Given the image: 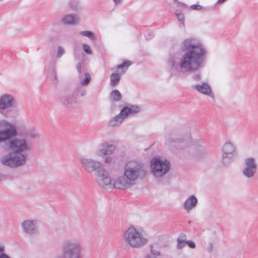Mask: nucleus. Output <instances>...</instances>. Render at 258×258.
I'll return each instance as SVG.
<instances>
[{
  "label": "nucleus",
  "mask_w": 258,
  "mask_h": 258,
  "mask_svg": "<svg viewBox=\"0 0 258 258\" xmlns=\"http://www.w3.org/2000/svg\"><path fill=\"white\" fill-rule=\"evenodd\" d=\"M180 56L178 53L170 54L166 61L167 69L170 78L179 79L188 74L196 81L202 79L200 72L205 64L207 50L202 40L196 37H188L180 43Z\"/></svg>",
  "instance_id": "obj_1"
},
{
  "label": "nucleus",
  "mask_w": 258,
  "mask_h": 258,
  "mask_svg": "<svg viewBox=\"0 0 258 258\" xmlns=\"http://www.w3.org/2000/svg\"><path fill=\"white\" fill-rule=\"evenodd\" d=\"M17 128L12 122L5 119H0V145L8 143L9 154L1 159L2 164L16 168L26 163V152L30 150L29 143L26 138H16Z\"/></svg>",
  "instance_id": "obj_2"
},
{
  "label": "nucleus",
  "mask_w": 258,
  "mask_h": 258,
  "mask_svg": "<svg viewBox=\"0 0 258 258\" xmlns=\"http://www.w3.org/2000/svg\"><path fill=\"white\" fill-rule=\"evenodd\" d=\"M146 174L147 170L143 163L136 160L130 161L123 168V175L111 180V186L109 189H126L135 185L137 180L143 179Z\"/></svg>",
  "instance_id": "obj_3"
},
{
  "label": "nucleus",
  "mask_w": 258,
  "mask_h": 258,
  "mask_svg": "<svg viewBox=\"0 0 258 258\" xmlns=\"http://www.w3.org/2000/svg\"><path fill=\"white\" fill-rule=\"evenodd\" d=\"M79 163L83 170L87 173L94 172L97 183L102 187L109 189L111 186V179L109 172L104 168L103 164L92 158L81 156Z\"/></svg>",
  "instance_id": "obj_4"
},
{
  "label": "nucleus",
  "mask_w": 258,
  "mask_h": 258,
  "mask_svg": "<svg viewBox=\"0 0 258 258\" xmlns=\"http://www.w3.org/2000/svg\"><path fill=\"white\" fill-rule=\"evenodd\" d=\"M143 233V230L131 226L124 232L123 239L131 247L140 248L148 243V239Z\"/></svg>",
  "instance_id": "obj_5"
},
{
  "label": "nucleus",
  "mask_w": 258,
  "mask_h": 258,
  "mask_svg": "<svg viewBox=\"0 0 258 258\" xmlns=\"http://www.w3.org/2000/svg\"><path fill=\"white\" fill-rule=\"evenodd\" d=\"M61 250L62 253L54 258H80L83 247L79 240L70 239L63 241Z\"/></svg>",
  "instance_id": "obj_6"
},
{
  "label": "nucleus",
  "mask_w": 258,
  "mask_h": 258,
  "mask_svg": "<svg viewBox=\"0 0 258 258\" xmlns=\"http://www.w3.org/2000/svg\"><path fill=\"white\" fill-rule=\"evenodd\" d=\"M170 163L160 157H154L150 162V170L151 173L156 178L164 176L170 170Z\"/></svg>",
  "instance_id": "obj_7"
},
{
  "label": "nucleus",
  "mask_w": 258,
  "mask_h": 258,
  "mask_svg": "<svg viewBox=\"0 0 258 258\" xmlns=\"http://www.w3.org/2000/svg\"><path fill=\"white\" fill-rule=\"evenodd\" d=\"M140 108L137 105H128L123 107L120 113L117 115L110 118L108 125L110 127H117L120 126L123 120L131 115L138 113Z\"/></svg>",
  "instance_id": "obj_8"
},
{
  "label": "nucleus",
  "mask_w": 258,
  "mask_h": 258,
  "mask_svg": "<svg viewBox=\"0 0 258 258\" xmlns=\"http://www.w3.org/2000/svg\"><path fill=\"white\" fill-rule=\"evenodd\" d=\"M237 151L236 145L229 140L223 144L222 148L221 162L223 166L228 167L237 156Z\"/></svg>",
  "instance_id": "obj_9"
},
{
  "label": "nucleus",
  "mask_w": 258,
  "mask_h": 258,
  "mask_svg": "<svg viewBox=\"0 0 258 258\" xmlns=\"http://www.w3.org/2000/svg\"><path fill=\"white\" fill-rule=\"evenodd\" d=\"M14 96L10 93H4L0 95V114L5 117H13L12 108L16 104Z\"/></svg>",
  "instance_id": "obj_10"
},
{
  "label": "nucleus",
  "mask_w": 258,
  "mask_h": 258,
  "mask_svg": "<svg viewBox=\"0 0 258 258\" xmlns=\"http://www.w3.org/2000/svg\"><path fill=\"white\" fill-rule=\"evenodd\" d=\"M23 232L29 235H36L38 233L39 223L36 219H27L21 224Z\"/></svg>",
  "instance_id": "obj_11"
},
{
  "label": "nucleus",
  "mask_w": 258,
  "mask_h": 258,
  "mask_svg": "<svg viewBox=\"0 0 258 258\" xmlns=\"http://www.w3.org/2000/svg\"><path fill=\"white\" fill-rule=\"evenodd\" d=\"M116 150V146L111 142H104L101 143L96 150V154L98 157H104L113 154Z\"/></svg>",
  "instance_id": "obj_12"
},
{
  "label": "nucleus",
  "mask_w": 258,
  "mask_h": 258,
  "mask_svg": "<svg viewBox=\"0 0 258 258\" xmlns=\"http://www.w3.org/2000/svg\"><path fill=\"white\" fill-rule=\"evenodd\" d=\"M166 144L170 147V150H183L187 147L188 143L182 138H176L173 136L169 137L166 141Z\"/></svg>",
  "instance_id": "obj_13"
},
{
  "label": "nucleus",
  "mask_w": 258,
  "mask_h": 258,
  "mask_svg": "<svg viewBox=\"0 0 258 258\" xmlns=\"http://www.w3.org/2000/svg\"><path fill=\"white\" fill-rule=\"evenodd\" d=\"M245 167L242 170V173L244 176L247 178H251L255 174L257 165L255 160L252 157H249L245 160Z\"/></svg>",
  "instance_id": "obj_14"
},
{
  "label": "nucleus",
  "mask_w": 258,
  "mask_h": 258,
  "mask_svg": "<svg viewBox=\"0 0 258 258\" xmlns=\"http://www.w3.org/2000/svg\"><path fill=\"white\" fill-rule=\"evenodd\" d=\"M76 68L79 74L78 80L79 85L81 86H87L91 81V76L88 73L82 72V65L81 62H78L76 64Z\"/></svg>",
  "instance_id": "obj_15"
},
{
  "label": "nucleus",
  "mask_w": 258,
  "mask_h": 258,
  "mask_svg": "<svg viewBox=\"0 0 258 258\" xmlns=\"http://www.w3.org/2000/svg\"><path fill=\"white\" fill-rule=\"evenodd\" d=\"M192 87L199 93L214 98L212 89L207 83L194 85L192 86Z\"/></svg>",
  "instance_id": "obj_16"
},
{
  "label": "nucleus",
  "mask_w": 258,
  "mask_h": 258,
  "mask_svg": "<svg viewBox=\"0 0 258 258\" xmlns=\"http://www.w3.org/2000/svg\"><path fill=\"white\" fill-rule=\"evenodd\" d=\"M61 21L65 25H74L80 22V18L78 14H67L61 18Z\"/></svg>",
  "instance_id": "obj_17"
},
{
  "label": "nucleus",
  "mask_w": 258,
  "mask_h": 258,
  "mask_svg": "<svg viewBox=\"0 0 258 258\" xmlns=\"http://www.w3.org/2000/svg\"><path fill=\"white\" fill-rule=\"evenodd\" d=\"M198 204V199L194 195L190 196L188 198L186 199L183 204V209L187 212H189L192 209L196 207Z\"/></svg>",
  "instance_id": "obj_18"
},
{
  "label": "nucleus",
  "mask_w": 258,
  "mask_h": 258,
  "mask_svg": "<svg viewBox=\"0 0 258 258\" xmlns=\"http://www.w3.org/2000/svg\"><path fill=\"white\" fill-rule=\"evenodd\" d=\"M74 95V94H65L60 98V101L64 106L73 108L77 102Z\"/></svg>",
  "instance_id": "obj_19"
},
{
  "label": "nucleus",
  "mask_w": 258,
  "mask_h": 258,
  "mask_svg": "<svg viewBox=\"0 0 258 258\" xmlns=\"http://www.w3.org/2000/svg\"><path fill=\"white\" fill-rule=\"evenodd\" d=\"M121 79V75L118 73H112L110 76V85L112 87L117 86Z\"/></svg>",
  "instance_id": "obj_20"
},
{
  "label": "nucleus",
  "mask_w": 258,
  "mask_h": 258,
  "mask_svg": "<svg viewBox=\"0 0 258 258\" xmlns=\"http://www.w3.org/2000/svg\"><path fill=\"white\" fill-rule=\"evenodd\" d=\"M132 64V62L130 61H124L122 63L117 65L115 67L111 69V70H115L116 69L120 70L122 74L125 73L127 70L128 67Z\"/></svg>",
  "instance_id": "obj_21"
},
{
  "label": "nucleus",
  "mask_w": 258,
  "mask_h": 258,
  "mask_svg": "<svg viewBox=\"0 0 258 258\" xmlns=\"http://www.w3.org/2000/svg\"><path fill=\"white\" fill-rule=\"evenodd\" d=\"M84 86L81 85H78L74 91V94L76 95L80 94L81 97L85 96L87 94V89Z\"/></svg>",
  "instance_id": "obj_22"
},
{
  "label": "nucleus",
  "mask_w": 258,
  "mask_h": 258,
  "mask_svg": "<svg viewBox=\"0 0 258 258\" xmlns=\"http://www.w3.org/2000/svg\"><path fill=\"white\" fill-rule=\"evenodd\" d=\"M110 97L112 100L115 101H118L121 99V94L117 90H114L110 93Z\"/></svg>",
  "instance_id": "obj_23"
},
{
  "label": "nucleus",
  "mask_w": 258,
  "mask_h": 258,
  "mask_svg": "<svg viewBox=\"0 0 258 258\" xmlns=\"http://www.w3.org/2000/svg\"><path fill=\"white\" fill-rule=\"evenodd\" d=\"M23 135L25 137L24 138H26V139L28 138H35L37 135L34 128L26 130L25 132L23 133Z\"/></svg>",
  "instance_id": "obj_24"
},
{
  "label": "nucleus",
  "mask_w": 258,
  "mask_h": 258,
  "mask_svg": "<svg viewBox=\"0 0 258 258\" xmlns=\"http://www.w3.org/2000/svg\"><path fill=\"white\" fill-rule=\"evenodd\" d=\"M82 36L87 37L92 40H95L96 37L94 33L90 31H82L80 32Z\"/></svg>",
  "instance_id": "obj_25"
},
{
  "label": "nucleus",
  "mask_w": 258,
  "mask_h": 258,
  "mask_svg": "<svg viewBox=\"0 0 258 258\" xmlns=\"http://www.w3.org/2000/svg\"><path fill=\"white\" fill-rule=\"evenodd\" d=\"M69 6L73 11H77L81 8L80 3L75 0H72L70 1L69 3Z\"/></svg>",
  "instance_id": "obj_26"
},
{
  "label": "nucleus",
  "mask_w": 258,
  "mask_h": 258,
  "mask_svg": "<svg viewBox=\"0 0 258 258\" xmlns=\"http://www.w3.org/2000/svg\"><path fill=\"white\" fill-rule=\"evenodd\" d=\"M48 78L54 84H57V80L56 79V71L54 69H53L51 72L48 74Z\"/></svg>",
  "instance_id": "obj_27"
},
{
  "label": "nucleus",
  "mask_w": 258,
  "mask_h": 258,
  "mask_svg": "<svg viewBox=\"0 0 258 258\" xmlns=\"http://www.w3.org/2000/svg\"><path fill=\"white\" fill-rule=\"evenodd\" d=\"M74 55L76 60L81 59L84 56V54L77 48L74 49Z\"/></svg>",
  "instance_id": "obj_28"
},
{
  "label": "nucleus",
  "mask_w": 258,
  "mask_h": 258,
  "mask_svg": "<svg viewBox=\"0 0 258 258\" xmlns=\"http://www.w3.org/2000/svg\"><path fill=\"white\" fill-rule=\"evenodd\" d=\"M160 255V252L155 250H151L150 253L147 254L144 258H158Z\"/></svg>",
  "instance_id": "obj_29"
},
{
  "label": "nucleus",
  "mask_w": 258,
  "mask_h": 258,
  "mask_svg": "<svg viewBox=\"0 0 258 258\" xmlns=\"http://www.w3.org/2000/svg\"><path fill=\"white\" fill-rule=\"evenodd\" d=\"M175 15L178 20V21L182 24L184 23V17L183 14L179 10H176L175 11Z\"/></svg>",
  "instance_id": "obj_30"
},
{
  "label": "nucleus",
  "mask_w": 258,
  "mask_h": 258,
  "mask_svg": "<svg viewBox=\"0 0 258 258\" xmlns=\"http://www.w3.org/2000/svg\"><path fill=\"white\" fill-rule=\"evenodd\" d=\"M64 53L65 50L64 48L61 46H59L57 47L56 57L58 58H60L64 54Z\"/></svg>",
  "instance_id": "obj_31"
},
{
  "label": "nucleus",
  "mask_w": 258,
  "mask_h": 258,
  "mask_svg": "<svg viewBox=\"0 0 258 258\" xmlns=\"http://www.w3.org/2000/svg\"><path fill=\"white\" fill-rule=\"evenodd\" d=\"M83 49L84 51L88 54H91L92 53V50L90 48V47L89 46V45L87 44H83L82 45Z\"/></svg>",
  "instance_id": "obj_32"
},
{
  "label": "nucleus",
  "mask_w": 258,
  "mask_h": 258,
  "mask_svg": "<svg viewBox=\"0 0 258 258\" xmlns=\"http://www.w3.org/2000/svg\"><path fill=\"white\" fill-rule=\"evenodd\" d=\"M176 247L178 249H181L186 245V242L177 240Z\"/></svg>",
  "instance_id": "obj_33"
},
{
  "label": "nucleus",
  "mask_w": 258,
  "mask_h": 258,
  "mask_svg": "<svg viewBox=\"0 0 258 258\" xmlns=\"http://www.w3.org/2000/svg\"><path fill=\"white\" fill-rule=\"evenodd\" d=\"M177 240L186 242V236L184 233H181L177 237Z\"/></svg>",
  "instance_id": "obj_34"
},
{
  "label": "nucleus",
  "mask_w": 258,
  "mask_h": 258,
  "mask_svg": "<svg viewBox=\"0 0 258 258\" xmlns=\"http://www.w3.org/2000/svg\"><path fill=\"white\" fill-rule=\"evenodd\" d=\"M186 244H187L188 246L191 248H194L196 247L195 242L192 240L186 241Z\"/></svg>",
  "instance_id": "obj_35"
},
{
  "label": "nucleus",
  "mask_w": 258,
  "mask_h": 258,
  "mask_svg": "<svg viewBox=\"0 0 258 258\" xmlns=\"http://www.w3.org/2000/svg\"><path fill=\"white\" fill-rule=\"evenodd\" d=\"M104 162L105 163L108 164L110 163L112 160V158L110 157L109 155H107L105 156Z\"/></svg>",
  "instance_id": "obj_36"
},
{
  "label": "nucleus",
  "mask_w": 258,
  "mask_h": 258,
  "mask_svg": "<svg viewBox=\"0 0 258 258\" xmlns=\"http://www.w3.org/2000/svg\"><path fill=\"white\" fill-rule=\"evenodd\" d=\"M0 258H11V256L5 252V251L0 252Z\"/></svg>",
  "instance_id": "obj_37"
},
{
  "label": "nucleus",
  "mask_w": 258,
  "mask_h": 258,
  "mask_svg": "<svg viewBox=\"0 0 258 258\" xmlns=\"http://www.w3.org/2000/svg\"><path fill=\"white\" fill-rule=\"evenodd\" d=\"M3 251H6V246L3 241H0V252Z\"/></svg>",
  "instance_id": "obj_38"
},
{
  "label": "nucleus",
  "mask_w": 258,
  "mask_h": 258,
  "mask_svg": "<svg viewBox=\"0 0 258 258\" xmlns=\"http://www.w3.org/2000/svg\"><path fill=\"white\" fill-rule=\"evenodd\" d=\"M7 179V175L0 171V181H4Z\"/></svg>",
  "instance_id": "obj_39"
},
{
  "label": "nucleus",
  "mask_w": 258,
  "mask_h": 258,
  "mask_svg": "<svg viewBox=\"0 0 258 258\" xmlns=\"http://www.w3.org/2000/svg\"><path fill=\"white\" fill-rule=\"evenodd\" d=\"M202 6L199 5H193L191 6V8L193 10H200L202 9Z\"/></svg>",
  "instance_id": "obj_40"
},
{
  "label": "nucleus",
  "mask_w": 258,
  "mask_h": 258,
  "mask_svg": "<svg viewBox=\"0 0 258 258\" xmlns=\"http://www.w3.org/2000/svg\"><path fill=\"white\" fill-rule=\"evenodd\" d=\"M122 0H113V1L114 2V4L116 5H118L120 4L121 2H122Z\"/></svg>",
  "instance_id": "obj_41"
},
{
  "label": "nucleus",
  "mask_w": 258,
  "mask_h": 258,
  "mask_svg": "<svg viewBox=\"0 0 258 258\" xmlns=\"http://www.w3.org/2000/svg\"><path fill=\"white\" fill-rule=\"evenodd\" d=\"M147 34H149V36L148 37V36H146V38L147 39H150V36L151 35H152V33L151 32H147Z\"/></svg>",
  "instance_id": "obj_42"
},
{
  "label": "nucleus",
  "mask_w": 258,
  "mask_h": 258,
  "mask_svg": "<svg viewBox=\"0 0 258 258\" xmlns=\"http://www.w3.org/2000/svg\"><path fill=\"white\" fill-rule=\"evenodd\" d=\"M226 0H218L217 2V4H221L224 3Z\"/></svg>",
  "instance_id": "obj_43"
},
{
  "label": "nucleus",
  "mask_w": 258,
  "mask_h": 258,
  "mask_svg": "<svg viewBox=\"0 0 258 258\" xmlns=\"http://www.w3.org/2000/svg\"><path fill=\"white\" fill-rule=\"evenodd\" d=\"M200 148H202L205 151V149L202 146L200 147Z\"/></svg>",
  "instance_id": "obj_44"
},
{
  "label": "nucleus",
  "mask_w": 258,
  "mask_h": 258,
  "mask_svg": "<svg viewBox=\"0 0 258 258\" xmlns=\"http://www.w3.org/2000/svg\"><path fill=\"white\" fill-rule=\"evenodd\" d=\"M3 1V0H0V2H2V1Z\"/></svg>",
  "instance_id": "obj_45"
}]
</instances>
